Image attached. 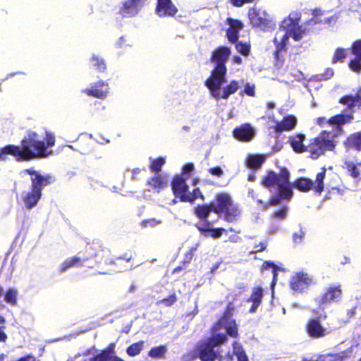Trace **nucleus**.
<instances>
[{
    "label": "nucleus",
    "instance_id": "nucleus-2",
    "mask_svg": "<svg viewBox=\"0 0 361 361\" xmlns=\"http://www.w3.org/2000/svg\"><path fill=\"white\" fill-rule=\"evenodd\" d=\"M55 144L54 135L49 131L45 132L44 139L32 130H28L20 140V145H12L14 158L18 161H29L47 157L52 152L49 147Z\"/></svg>",
    "mask_w": 361,
    "mask_h": 361
},
{
    "label": "nucleus",
    "instance_id": "nucleus-43",
    "mask_svg": "<svg viewBox=\"0 0 361 361\" xmlns=\"http://www.w3.org/2000/svg\"><path fill=\"white\" fill-rule=\"evenodd\" d=\"M347 51L344 48H337L332 56L331 63L333 64H336L337 63H343L344 61V59L347 56Z\"/></svg>",
    "mask_w": 361,
    "mask_h": 361
},
{
    "label": "nucleus",
    "instance_id": "nucleus-10",
    "mask_svg": "<svg viewBox=\"0 0 361 361\" xmlns=\"http://www.w3.org/2000/svg\"><path fill=\"white\" fill-rule=\"evenodd\" d=\"M326 168L322 167V171L316 175L314 180L306 177L296 178L292 185L294 188L302 192H308L310 190L318 195H321L324 190V180L326 177Z\"/></svg>",
    "mask_w": 361,
    "mask_h": 361
},
{
    "label": "nucleus",
    "instance_id": "nucleus-53",
    "mask_svg": "<svg viewBox=\"0 0 361 361\" xmlns=\"http://www.w3.org/2000/svg\"><path fill=\"white\" fill-rule=\"evenodd\" d=\"M7 155H11L14 157L12 145H7L0 149V161H5Z\"/></svg>",
    "mask_w": 361,
    "mask_h": 361
},
{
    "label": "nucleus",
    "instance_id": "nucleus-39",
    "mask_svg": "<svg viewBox=\"0 0 361 361\" xmlns=\"http://www.w3.org/2000/svg\"><path fill=\"white\" fill-rule=\"evenodd\" d=\"M144 344L145 342L143 341H140L130 345L126 348L127 354L130 357H134L139 355L144 348Z\"/></svg>",
    "mask_w": 361,
    "mask_h": 361
},
{
    "label": "nucleus",
    "instance_id": "nucleus-50",
    "mask_svg": "<svg viewBox=\"0 0 361 361\" xmlns=\"http://www.w3.org/2000/svg\"><path fill=\"white\" fill-rule=\"evenodd\" d=\"M178 298L175 293L170 294L168 297L164 298L157 302V305H164L165 307H171L177 302Z\"/></svg>",
    "mask_w": 361,
    "mask_h": 361
},
{
    "label": "nucleus",
    "instance_id": "nucleus-22",
    "mask_svg": "<svg viewBox=\"0 0 361 361\" xmlns=\"http://www.w3.org/2000/svg\"><path fill=\"white\" fill-rule=\"evenodd\" d=\"M109 85L103 80L94 82L88 88L82 90V92L89 97L97 99H104L109 93Z\"/></svg>",
    "mask_w": 361,
    "mask_h": 361
},
{
    "label": "nucleus",
    "instance_id": "nucleus-38",
    "mask_svg": "<svg viewBox=\"0 0 361 361\" xmlns=\"http://www.w3.org/2000/svg\"><path fill=\"white\" fill-rule=\"evenodd\" d=\"M114 345L109 346L106 349L102 350L100 353L94 355L89 359V361H109L110 353L112 352Z\"/></svg>",
    "mask_w": 361,
    "mask_h": 361
},
{
    "label": "nucleus",
    "instance_id": "nucleus-13",
    "mask_svg": "<svg viewBox=\"0 0 361 361\" xmlns=\"http://www.w3.org/2000/svg\"><path fill=\"white\" fill-rule=\"evenodd\" d=\"M343 297V289L340 284H332L326 288L324 293L317 300L319 307L340 302Z\"/></svg>",
    "mask_w": 361,
    "mask_h": 361
},
{
    "label": "nucleus",
    "instance_id": "nucleus-45",
    "mask_svg": "<svg viewBox=\"0 0 361 361\" xmlns=\"http://www.w3.org/2000/svg\"><path fill=\"white\" fill-rule=\"evenodd\" d=\"M166 353V348L164 345L153 347L148 353V355L153 358H161Z\"/></svg>",
    "mask_w": 361,
    "mask_h": 361
},
{
    "label": "nucleus",
    "instance_id": "nucleus-62",
    "mask_svg": "<svg viewBox=\"0 0 361 361\" xmlns=\"http://www.w3.org/2000/svg\"><path fill=\"white\" fill-rule=\"evenodd\" d=\"M16 361H37V357L32 354H28L20 357Z\"/></svg>",
    "mask_w": 361,
    "mask_h": 361
},
{
    "label": "nucleus",
    "instance_id": "nucleus-1",
    "mask_svg": "<svg viewBox=\"0 0 361 361\" xmlns=\"http://www.w3.org/2000/svg\"><path fill=\"white\" fill-rule=\"evenodd\" d=\"M135 252L129 250L111 259L109 249L99 242H92L87 243L78 255L65 259L60 265L59 272L61 274L71 268L87 266L100 274H116L133 269L135 267Z\"/></svg>",
    "mask_w": 361,
    "mask_h": 361
},
{
    "label": "nucleus",
    "instance_id": "nucleus-37",
    "mask_svg": "<svg viewBox=\"0 0 361 361\" xmlns=\"http://www.w3.org/2000/svg\"><path fill=\"white\" fill-rule=\"evenodd\" d=\"M345 169H347L350 176L353 178H357L360 176V169H358V166H361V162L358 164H355L352 161H345L344 162Z\"/></svg>",
    "mask_w": 361,
    "mask_h": 361
},
{
    "label": "nucleus",
    "instance_id": "nucleus-64",
    "mask_svg": "<svg viewBox=\"0 0 361 361\" xmlns=\"http://www.w3.org/2000/svg\"><path fill=\"white\" fill-rule=\"evenodd\" d=\"M356 102L355 103V107H357L361 111V90H357L356 92Z\"/></svg>",
    "mask_w": 361,
    "mask_h": 361
},
{
    "label": "nucleus",
    "instance_id": "nucleus-29",
    "mask_svg": "<svg viewBox=\"0 0 361 361\" xmlns=\"http://www.w3.org/2000/svg\"><path fill=\"white\" fill-rule=\"evenodd\" d=\"M235 311V307L233 302H229L218 321L215 323L214 329V330H219L221 328L222 323L229 322L233 319L232 317Z\"/></svg>",
    "mask_w": 361,
    "mask_h": 361
},
{
    "label": "nucleus",
    "instance_id": "nucleus-30",
    "mask_svg": "<svg viewBox=\"0 0 361 361\" xmlns=\"http://www.w3.org/2000/svg\"><path fill=\"white\" fill-rule=\"evenodd\" d=\"M281 176V169L280 170L279 173H276L273 171H269L266 176H264L262 179V185L267 188L270 189L271 188L278 185L279 183H280Z\"/></svg>",
    "mask_w": 361,
    "mask_h": 361
},
{
    "label": "nucleus",
    "instance_id": "nucleus-12",
    "mask_svg": "<svg viewBox=\"0 0 361 361\" xmlns=\"http://www.w3.org/2000/svg\"><path fill=\"white\" fill-rule=\"evenodd\" d=\"M326 317V313L322 310V313L317 317H312L307 321L305 329L310 338L319 339L331 334V330L325 327L322 324V321L325 320Z\"/></svg>",
    "mask_w": 361,
    "mask_h": 361
},
{
    "label": "nucleus",
    "instance_id": "nucleus-4",
    "mask_svg": "<svg viewBox=\"0 0 361 361\" xmlns=\"http://www.w3.org/2000/svg\"><path fill=\"white\" fill-rule=\"evenodd\" d=\"M21 173L30 176V190L23 197V202L26 207L30 209L36 206L41 199L43 188L54 183L56 178L50 174H42L34 167L25 169Z\"/></svg>",
    "mask_w": 361,
    "mask_h": 361
},
{
    "label": "nucleus",
    "instance_id": "nucleus-40",
    "mask_svg": "<svg viewBox=\"0 0 361 361\" xmlns=\"http://www.w3.org/2000/svg\"><path fill=\"white\" fill-rule=\"evenodd\" d=\"M165 157H159L151 160L149 168L151 172L159 173L161 171V168L165 164Z\"/></svg>",
    "mask_w": 361,
    "mask_h": 361
},
{
    "label": "nucleus",
    "instance_id": "nucleus-35",
    "mask_svg": "<svg viewBox=\"0 0 361 361\" xmlns=\"http://www.w3.org/2000/svg\"><path fill=\"white\" fill-rule=\"evenodd\" d=\"M226 330V334L229 336L236 338L238 337V329L235 319H231L229 322L222 323L221 327Z\"/></svg>",
    "mask_w": 361,
    "mask_h": 361
},
{
    "label": "nucleus",
    "instance_id": "nucleus-31",
    "mask_svg": "<svg viewBox=\"0 0 361 361\" xmlns=\"http://www.w3.org/2000/svg\"><path fill=\"white\" fill-rule=\"evenodd\" d=\"M354 119L352 114H336L328 119V124L331 126H341L346 123H350Z\"/></svg>",
    "mask_w": 361,
    "mask_h": 361
},
{
    "label": "nucleus",
    "instance_id": "nucleus-56",
    "mask_svg": "<svg viewBox=\"0 0 361 361\" xmlns=\"http://www.w3.org/2000/svg\"><path fill=\"white\" fill-rule=\"evenodd\" d=\"M226 230L224 228H211V230L208 232L209 233V235L214 238V239H216V238H220L223 233L225 232Z\"/></svg>",
    "mask_w": 361,
    "mask_h": 361
},
{
    "label": "nucleus",
    "instance_id": "nucleus-11",
    "mask_svg": "<svg viewBox=\"0 0 361 361\" xmlns=\"http://www.w3.org/2000/svg\"><path fill=\"white\" fill-rule=\"evenodd\" d=\"M231 51L228 47L219 46L214 49L212 53L210 61L214 63L209 77L219 78L226 75L227 68L226 63L229 59Z\"/></svg>",
    "mask_w": 361,
    "mask_h": 361
},
{
    "label": "nucleus",
    "instance_id": "nucleus-32",
    "mask_svg": "<svg viewBox=\"0 0 361 361\" xmlns=\"http://www.w3.org/2000/svg\"><path fill=\"white\" fill-rule=\"evenodd\" d=\"M249 16L250 22L254 27H259L262 28L269 27L270 21L267 18L259 16L257 12L254 11L253 13H250Z\"/></svg>",
    "mask_w": 361,
    "mask_h": 361
},
{
    "label": "nucleus",
    "instance_id": "nucleus-25",
    "mask_svg": "<svg viewBox=\"0 0 361 361\" xmlns=\"http://www.w3.org/2000/svg\"><path fill=\"white\" fill-rule=\"evenodd\" d=\"M297 124L296 117L293 115H287L283 117L282 121L276 122V125L271 126L275 133H281L283 131H290L295 128Z\"/></svg>",
    "mask_w": 361,
    "mask_h": 361
},
{
    "label": "nucleus",
    "instance_id": "nucleus-60",
    "mask_svg": "<svg viewBox=\"0 0 361 361\" xmlns=\"http://www.w3.org/2000/svg\"><path fill=\"white\" fill-rule=\"evenodd\" d=\"M161 223L160 220H157L154 218L152 219H145L142 221L141 224L143 227H147V226H156L157 224H159Z\"/></svg>",
    "mask_w": 361,
    "mask_h": 361
},
{
    "label": "nucleus",
    "instance_id": "nucleus-59",
    "mask_svg": "<svg viewBox=\"0 0 361 361\" xmlns=\"http://www.w3.org/2000/svg\"><path fill=\"white\" fill-rule=\"evenodd\" d=\"M229 3L235 7H242L244 4H250L255 0H228Z\"/></svg>",
    "mask_w": 361,
    "mask_h": 361
},
{
    "label": "nucleus",
    "instance_id": "nucleus-61",
    "mask_svg": "<svg viewBox=\"0 0 361 361\" xmlns=\"http://www.w3.org/2000/svg\"><path fill=\"white\" fill-rule=\"evenodd\" d=\"M267 248V245L266 243H259L258 245H256L255 246V250L250 251L249 252L250 255H252V254H255L257 252H262L264 250H265Z\"/></svg>",
    "mask_w": 361,
    "mask_h": 361
},
{
    "label": "nucleus",
    "instance_id": "nucleus-51",
    "mask_svg": "<svg viewBox=\"0 0 361 361\" xmlns=\"http://www.w3.org/2000/svg\"><path fill=\"white\" fill-rule=\"evenodd\" d=\"M269 269H271V270H272L273 281H274L276 279V276L278 274V271H279V268L276 264H275L271 261L264 262V263L262 264V265L261 267V270L263 271V270Z\"/></svg>",
    "mask_w": 361,
    "mask_h": 361
},
{
    "label": "nucleus",
    "instance_id": "nucleus-28",
    "mask_svg": "<svg viewBox=\"0 0 361 361\" xmlns=\"http://www.w3.org/2000/svg\"><path fill=\"white\" fill-rule=\"evenodd\" d=\"M263 298V289L260 286L255 287L252 292L247 300V302H251L252 305L249 310L250 313H254L257 311V307L261 305Z\"/></svg>",
    "mask_w": 361,
    "mask_h": 361
},
{
    "label": "nucleus",
    "instance_id": "nucleus-44",
    "mask_svg": "<svg viewBox=\"0 0 361 361\" xmlns=\"http://www.w3.org/2000/svg\"><path fill=\"white\" fill-rule=\"evenodd\" d=\"M197 198H200L202 201L204 200V195L201 192L199 188H195L192 190V192L188 193L187 197H183L185 202L193 203Z\"/></svg>",
    "mask_w": 361,
    "mask_h": 361
},
{
    "label": "nucleus",
    "instance_id": "nucleus-33",
    "mask_svg": "<svg viewBox=\"0 0 361 361\" xmlns=\"http://www.w3.org/2000/svg\"><path fill=\"white\" fill-rule=\"evenodd\" d=\"M92 66L98 72L104 73L106 70V63L105 60L96 54H93L90 58Z\"/></svg>",
    "mask_w": 361,
    "mask_h": 361
},
{
    "label": "nucleus",
    "instance_id": "nucleus-41",
    "mask_svg": "<svg viewBox=\"0 0 361 361\" xmlns=\"http://www.w3.org/2000/svg\"><path fill=\"white\" fill-rule=\"evenodd\" d=\"M233 354L236 355L238 361H249L248 357L241 345L236 341L233 343Z\"/></svg>",
    "mask_w": 361,
    "mask_h": 361
},
{
    "label": "nucleus",
    "instance_id": "nucleus-57",
    "mask_svg": "<svg viewBox=\"0 0 361 361\" xmlns=\"http://www.w3.org/2000/svg\"><path fill=\"white\" fill-rule=\"evenodd\" d=\"M243 92L250 97H255V85H250V83H246L244 87Z\"/></svg>",
    "mask_w": 361,
    "mask_h": 361
},
{
    "label": "nucleus",
    "instance_id": "nucleus-47",
    "mask_svg": "<svg viewBox=\"0 0 361 361\" xmlns=\"http://www.w3.org/2000/svg\"><path fill=\"white\" fill-rule=\"evenodd\" d=\"M356 99V93L354 95H344L339 99V103L346 105L349 109H353L355 107Z\"/></svg>",
    "mask_w": 361,
    "mask_h": 361
},
{
    "label": "nucleus",
    "instance_id": "nucleus-20",
    "mask_svg": "<svg viewBox=\"0 0 361 361\" xmlns=\"http://www.w3.org/2000/svg\"><path fill=\"white\" fill-rule=\"evenodd\" d=\"M147 0H126L122 3L119 13L123 17H133L138 14Z\"/></svg>",
    "mask_w": 361,
    "mask_h": 361
},
{
    "label": "nucleus",
    "instance_id": "nucleus-7",
    "mask_svg": "<svg viewBox=\"0 0 361 361\" xmlns=\"http://www.w3.org/2000/svg\"><path fill=\"white\" fill-rule=\"evenodd\" d=\"M335 147L336 141L332 133L322 130L317 137L310 139L305 152L309 153V157L311 159H317L325 151H332Z\"/></svg>",
    "mask_w": 361,
    "mask_h": 361
},
{
    "label": "nucleus",
    "instance_id": "nucleus-14",
    "mask_svg": "<svg viewBox=\"0 0 361 361\" xmlns=\"http://www.w3.org/2000/svg\"><path fill=\"white\" fill-rule=\"evenodd\" d=\"M314 283L313 277L303 271L296 272L290 277V288L294 292L302 293Z\"/></svg>",
    "mask_w": 361,
    "mask_h": 361
},
{
    "label": "nucleus",
    "instance_id": "nucleus-8",
    "mask_svg": "<svg viewBox=\"0 0 361 361\" xmlns=\"http://www.w3.org/2000/svg\"><path fill=\"white\" fill-rule=\"evenodd\" d=\"M335 147L336 141L332 133L322 130L317 137L310 139L305 152L309 153V157L311 159H317L325 151H332Z\"/></svg>",
    "mask_w": 361,
    "mask_h": 361
},
{
    "label": "nucleus",
    "instance_id": "nucleus-52",
    "mask_svg": "<svg viewBox=\"0 0 361 361\" xmlns=\"http://www.w3.org/2000/svg\"><path fill=\"white\" fill-rule=\"evenodd\" d=\"M203 222L201 224H197L196 228L204 235L207 236V233L212 228V223L207 219L202 220Z\"/></svg>",
    "mask_w": 361,
    "mask_h": 361
},
{
    "label": "nucleus",
    "instance_id": "nucleus-18",
    "mask_svg": "<svg viewBox=\"0 0 361 361\" xmlns=\"http://www.w3.org/2000/svg\"><path fill=\"white\" fill-rule=\"evenodd\" d=\"M171 189L176 197L182 202H185L183 197H187L189 187L186 183V179L180 175H176L171 181Z\"/></svg>",
    "mask_w": 361,
    "mask_h": 361
},
{
    "label": "nucleus",
    "instance_id": "nucleus-24",
    "mask_svg": "<svg viewBox=\"0 0 361 361\" xmlns=\"http://www.w3.org/2000/svg\"><path fill=\"white\" fill-rule=\"evenodd\" d=\"M148 191L154 190L157 192L164 190L168 185L167 177L160 173H155L147 180Z\"/></svg>",
    "mask_w": 361,
    "mask_h": 361
},
{
    "label": "nucleus",
    "instance_id": "nucleus-27",
    "mask_svg": "<svg viewBox=\"0 0 361 361\" xmlns=\"http://www.w3.org/2000/svg\"><path fill=\"white\" fill-rule=\"evenodd\" d=\"M305 140V135L302 133H298L295 135L288 137V142L293 150L298 154L306 152L307 145L303 144Z\"/></svg>",
    "mask_w": 361,
    "mask_h": 361
},
{
    "label": "nucleus",
    "instance_id": "nucleus-6",
    "mask_svg": "<svg viewBox=\"0 0 361 361\" xmlns=\"http://www.w3.org/2000/svg\"><path fill=\"white\" fill-rule=\"evenodd\" d=\"M226 75L217 77H208L204 81V85L208 88L211 95L216 99H227L231 95L235 94L240 87L239 82L235 80H231L227 85H221L226 82Z\"/></svg>",
    "mask_w": 361,
    "mask_h": 361
},
{
    "label": "nucleus",
    "instance_id": "nucleus-34",
    "mask_svg": "<svg viewBox=\"0 0 361 361\" xmlns=\"http://www.w3.org/2000/svg\"><path fill=\"white\" fill-rule=\"evenodd\" d=\"M264 157L260 154L250 155L247 157V165L250 169H258L264 162Z\"/></svg>",
    "mask_w": 361,
    "mask_h": 361
},
{
    "label": "nucleus",
    "instance_id": "nucleus-49",
    "mask_svg": "<svg viewBox=\"0 0 361 361\" xmlns=\"http://www.w3.org/2000/svg\"><path fill=\"white\" fill-rule=\"evenodd\" d=\"M345 357L339 353H329L321 355L317 361H343Z\"/></svg>",
    "mask_w": 361,
    "mask_h": 361
},
{
    "label": "nucleus",
    "instance_id": "nucleus-9",
    "mask_svg": "<svg viewBox=\"0 0 361 361\" xmlns=\"http://www.w3.org/2000/svg\"><path fill=\"white\" fill-rule=\"evenodd\" d=\"M215 200L216 214H224V219L229 223L238 221L241 214V210L239 205L233 201L229 194L226 192L217 193Z\"/></svg>",
    "mask_w": 361,
    "mask_h": 361
},
{
    "label": "nucleus",
    "instance_id": "nucleus-19",
    "mask_svg": "<svg viewBox=\"0 0 361 361\" xmlns=\"http://www.w3.org/2000/svg\"><path fill=\"white\" fill-rule=\"evenodd\" d=\"M178 11L172 0H157L155 13L159 18L174 17Z\"/></svg>",
    "mask_w": 361,
    "mask_h": 361
},
{
    "label": "nucleus",
    "instance_id": "nucleus-46",
    "mask_svg": "<svg viewBox=\"0 0 361 361\" xmlns=\"http://www.w3.org/2000/svg\"><path fill=\"white\" fill-rule=\"evenodd\" d=\"M17 290L15 288H8L4 293V300L6 302L16 305L17 303Z\"/></svg>",
    "mask_w": 361,
    "mask_h": 361
},
{
    "label": "nucleus",
    "instance_id": "nucleus-16",
    "mask_svg": "<svg viewBox=\"0 0 361 361\" xmlns=\"http://www.w3.org/2000/svg\"><path fill=\"white\" fill-rule=\"evenodd\" d=\"M288 39L289 36L286 32L282 36L281 40H278L276 37L273 39L276 48L274 52V65L279 68H281L283 65L285 60L284 57L281 55V53L287 51Z\"/></svg>",
    "mask_w": 361,
    "mask_h": 361
},
{
    "label": "nucleus",
    "instance_id": "nucleus-63",
    "mask_svg": "<svg viewBox=\"0 0 361 361\" xmlns=\"http://www.w3.org/2000/svg\"><path fill=\"white\" fill-rule=\"evenodd\" d=\"M194 169V165L192 163H187L183 167V172L184 173H190Z\"/></svg>",
    "mask_w": 361,
    "mask_h": 361
},
{
    "label": "nucleus",
    "instance_id": "nucleus-42",
    "mask_svg": "<svg viewBox=\"0 0 361 361\" xmlns=\"http://www.w3.org/2000/svg\"><path fill=\"white\" fill-rule=\"evenodd\" d=\"M231 44H235V48L236 51L240 54L247 56L250 53V44L247 42H243L238 41V39L235 42H231Z\"/></svg>",
    "mask_w": 361,
    "mask_h": 361
},
{
    "label": "nucleus",
    "instance_id": "nucleus-3",
    "mask_svg": "<svg viewBox=\"0 0 361 361\" xmlns=\"http://www.w3.org/2000/svg\"><path fill=\"white\" fill-rule=\"evenodd\" d=\"M228 341L227 336L224 334H216L207 339L199 341L193 351L188 352L182 355L183 361H192L199 358L201 361L222 360V355L214 348Z\"/></svg>",
    "mask_w": 361,
    "mask_h": 361
},
{
    "label": "nucleus",
    "instance_id": "nucleus-48",
    "mask_svg": "<svg viewBox=\"0 0 361 361\" xmlns=\"http://www.w3.org/2000/svg\"><path fill=\"white\" fill-rule=\"evenodd\" d=\"M288 208L286 205H281L274 211L271 216L276 219L283 220L286 218Z\"/></svg>",
    "mask_w": 361,
    "mask_h": 361
},
{
    "label": "nucleus",
    "instance_id": "nucleus-15",
    "mask_svg": "<svg viewBox=\"0 0 361 361\" xmlns=\"http://www.w3.org/2000/svg\"><path fill=\"white\" fill-rule=\"evenodd\" d=\"M290 27L286 30V33L289 37H292L295 41L301 40L305 35L310 32V29L307 27L309 25H314L321 23L315 18H312L305 23V26L300 25L298 23L293 19H290Z\"/></svg>",
    "mask_w": 361,
    "mask_h": 361
},
{
    "label": "nucleus",
    "instance_id": "nucleus-36",
    "mask_svg": "<svg viewBox=\"0 0 361 361\" xmlns=\"http://www.w3.org/2000/svg\"><path fill=\"white\" fill-rule=\"evenodd\" d=\"M348 145L355 149L356 150H361V131L354 133L350 135L347 138Z\"/></svg>",
    "mask_w": 361,
    "mask_h": 361
},
{
    "label": "nucleus",
    "instance_id": "nucleus-21",
    "mask_svg": "<svg viewBox=\"0 0 361 361\" xmlns=\"http://www.w3.org/2000/svg\"><path fill=\"white\" fill-rule=\"evenodd\" d=\"M233 136L240 142H248L255 137V130L251 124L243 123L234 128Z\"/></svg>",
    "mask_w": 361,
    "mask_h": 361
},
{
    "label": "nucleus",
    "instance_id": "nucleus-54",
    "mask_svg": "<svg viewBox=\"0 0 361 361\" xmlns=\"http://www.w3.org/2000/svg\"><path fill=\"white\" fill-rule=\"evenodd\" d=\"M334 75V71L331 68H326L324 71L317 75L318 79L320 80H327L331 78Z\"/></svg>",
    "mask_w": 361,
    "mask_h": 361
},
{
    "label": "nucleus",
    "instance_id": "nucleus-23",
    "mask_svg": "<svg viewBox=\"0 0 361 361\" xmlns=\"http://www.w3.org/2000/svg\"><path fill=\"white\" fill-rule=\"evenodd\" d=\"M226 21L229 25L226 31L227 39L230 43L235 42L239 39V32L243 28V24L240 20L231 18H228Z\"/></svg>",
    "mask_w": 361,
    "mask_h": 361
},
{
    "label": "nucleus",
    "instance_id": "nucleus-55",
    "mask_svg": "<svg viewBox=\"0 0 361 361\" xmlns=\"http://www.w3.org/2000/svg\"><path fill=\"white\" fill-rule=\"evenodd\" d=\"M305 235V232L302 229H300L298 232H295L293 235V240L295 244H300L302 242Z\"/></svg>",
    "mask_w": 361,
    "mask_h": 361
},
{
    "label": "nucleus",
    "instance_id": "nucleus-17",
    "mask_svg": "<svg viewBox=\"0 0 361 361\" xmlns=\"http://www.w3.org/2000/svg\"><path fill=\"white\" fill-rule=\"evenodd\" d=\"M350 54L354 58L348 62V68L350 71L360 73L361 72V39L354 41L349 48Z\"/></svg>",
    "mask_w": 361,
    "mask_h": 361
},
{
    "label": "nucleus",
    "instance_id": "nucleus-58",
    "mask_svg": "<svg viewBox=\"0 0 361 361\" xmlns=\"http://www.w3.org/2000/svg\"><path fill=\"white\" fill-rule=\"evenodd\" d=\"M208 172L214 176L221 177L224 175V171L220 166H214L209 168Z\"/></svg>",
    "mask_w": 361,
    "mask_h": 361
},
{
    "label": "nucleus",
    "instance_id": "nucleus-5",
    "mask_svg": "<svg viewBox=\"0 0 361 361\" xmlns=\"http://www.w3.org/2000/svg\"><path fill=\"white\" fill-rule=\"evenodd\" d=\"M281 177L280 183L277 185L279 189L278 194L271 196L269 201L264 202L258 197L252 196L256 202L261 205L262 210H267L271 207L279 204L282 200H290L292 198L293 192L289 181L290 173L286 168H281Z\"/></svg>",
    "mask_w": 361,
    "mask_h": 361
},
{
    "label": "nucleus",
    "instance_id": "nucleus-26",
    "mask_svg": "<svg viewBox=\"0 0 361 361\" xmlns=\"http://www.w3.org/2000/svg\"><path fill=\"white\" fill-rule=\"evenodd\" d=\"M216 200L209 204H199L193 209V214L200 220L208 219L211 212L216 214Z\"/></svg>",
    "mask_w": 361,
    "mask_h": 361
}]
</instances>
